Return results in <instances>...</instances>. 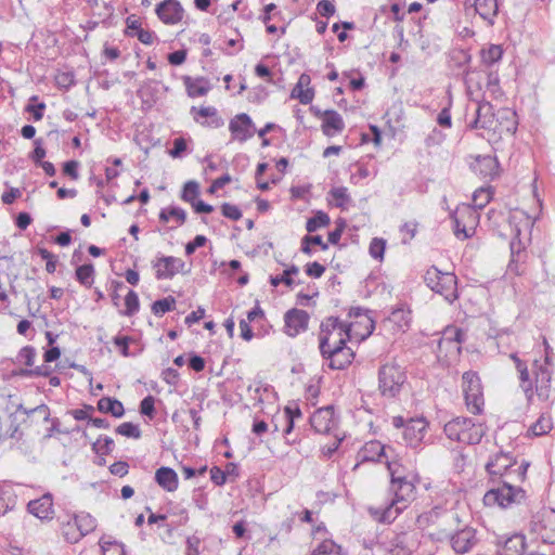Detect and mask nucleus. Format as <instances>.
<instances>
[{"label":"nucleus","instance_id":"1","mask_svg":"<svg viewBox=\"0 0 555 555\" xmlns=\"http://www.w3.org/2000/svg\"><path fill=\"white\" fill-rule=\"evenodd\" d=\"M518 374L519 388L522 390L528 404L533 402L534 396L541 401H547L551 396L552 372L550 358L546 353L541 363L534 360L529 370L526 361H522L516 352L509 354Z\"/></svg>","mask_w":555,"mask_h":555},{"label":"nucleus","instance_id":"2","mask_svg":"<svg viewBox=\"0 0 555 555\" xmlns=\"http://www.w3.org/2000/svg\"><path fill=\"white\" fill-rule=\"evenodd\" d=\"M377 380L379 396L387 401H398L408 384L406 371L395 361L387 362L379 366Z\"/></svg>","mask_w":555,"mask_h":555},{"label":"nucleus","instance_id":"3","mask_svg":"<svg viewBox=\"0 0 555 555\" xmlns=\"http://www.w3.org/2000/svg\"><path fill=\"white\" fill-rule=\"evenodd\" d=\"M515 465L516 459L512 453L499 451L489 459L486 470L493 482L515 478L518 481H524L530 463L522 461L517 468H514Z\"/></svg>","mask_w":555,"mask_h":555},{"label":"nucleus","instance_id":"4","mask_svg":"<svg viewBox=\"0 0 555 555\" xmlns=\"http://www.w3.org/2000/svg\"><path fill=\"white\" fill-rule=\"evenodd\" d=\"M446 436L464 444H478L485 436L481 424H476L468 417H455L449 421L443 428Z\"/></svg>","mask_w":555,"mask_h":555},{"label":"nucleus","instance_id":"5","mask_svg":"<svg viewBox=\"0 0 555 555\" xmlns=\"http://www.w3.org/2000/svg\"><path fill=\"white\" fill-rule=\"evenodd\" d=\"M515 479H504L500 482L501 487L490 489L483 496V503L487 506L499 505L501 507H508L514 503H520L526 498V492L520 487L513 486Z\"/></svg>","mask_w":555,"mask_h":555},{"label":"nucleus","instance_id":"6","mask_svg":"<svg viewBox=\"0 0 555 555\" xmlns=\"http://www.w3.org/2000/svg\"><path fill=\"white\" fill-rule=\"evenodd\" d=\"M424 281L431 291L443 296L448 302L451 304L457 298L455 274L442 272L433 266L426 271Z\"/></svg>","mask_w":555,"mask_h":555},{"label":"nucleus","instance_id":"7","mask_svg":"<svg viewBox=\"0 0 555 555\" xmlns=\"http://www.w3.org/2000/svg\"><path fill=\"white\" fill-rule=\"evenodd\" d=\"M387 468L391 477L390 490L393 492V498L390 502L397 507H403L404 511L414 496L415 486L405 476L399 474L400 466L397 463L387 462Z\"/></svg>","mask_w":555,"mask_h":555},{"label":"nucleus","instance_id":"8","mask_svg":"<svg viewBox=\"0 0 555 555\" xmlns=\"http://www.w3.org/2000/svg\"><path fill=\"white\" fill-rule=\"evenodd\" d=\"M350 338H338L332 345L320 351L323 359L328 360V367L332 370H345L354 358V352L347 346Z\"/></svg>","mask_w":555,"mask_h":555},{"label":"nucleus","instance_id":"9","mask_svg":"<svg viewBox=\"0 0 555 555\" xmlns=\"http://www.w3.org/2000/svg\"><path fill=\"white\" fill-rule=\"evenodd\" d=\"M463 392L467 409L473 414H480L485 404L481 380L477 372L468 371L462 376Z\"/></svg>","mask_w":555,"mask_h":555},{"label":"nucleus","instance_id":"10","mask_svg":"<svg viewBox=\"0 0 555 555\" xmlns=\"http://www.w3.org/2000/svg\"><path fill=\"white\" fill-rule=\"evenodd\" d=\"M392 425L403 429V439L411 448H416L423 441L428 426L425 417L405 420L403 416L392 417Z\"/></svg>","mask_w":555,"mask_h":555},{"label":"nucleus","instance_id":"11","mask_svg":"<svg viewBox=\"0 0 555 555\" xmlns=\"http://www.w3.org/2000/svg\"><path fill=\"white\" fill-rule=\"evenodd\" d=\"M530 532L537 534L545 544H555V509L542 508L530 521Z\"/></svg>","mask_w":555,"mask_h":555},{"label":"nucleus","instance_id":"12","mask_svg":"<svg viewBox=\"0 0 555 555\" xmlns=\"http://www.w3.org/2000/svg\"><path fill=\"white\" fill-rule=\"evenodd\" d=\"M352 323L341 322L337 317H328L321 322L319 334V349L323 351L326 347L332 345V337L334 335L338 338L351 337Z\"/></svg>","mask_w":555,"mask_h":555},{"label":"nucleus","instance_id":"13","mask_svg":"<svg viewBox=\"0 0 555 555\" xmlns=\"http://www.w3.org/2000/svg\"><path fill=\"white\" fill-rule=\"evenodd\" d=\"M157 280H171L177 273L188 274L185 262L173 256H159L152 262Z\"/></svg>","mask_w":555,"mask_h":555},{"label":"nucleus","instance_id":"14","mask_svg":"<svg viewBox=\"0 0 555 555\" xmlns=\"http://www.w3.org/2000/svg\"><path fill=\"white\" fill-rule=\"evenodd\" d=\"M229 130L233 141L244 143L254 137L256 127L248 114L240 113L230 120Z\"/></svg>","mask_w":555,"mask_h":555},{"label":"nucleus","instance_id":"15","mask_svg":"<svg viewBox=\"0 0 555 555\" xmlns=\"http://www.w3.org/2000/svg\"><path fill=\"white\" fill-rule=\"evenodd\" d=\"M310 315L307 311L293 308L284 315V331L289 337H296L308 328Z\"/></svg>","mask_w":555,"mask_h":555},{"label":"nucleus","instance_id":"16","mask_svg":"<svg viewBox=\"0 0 555 555\" xmlns=\"http://www.w3.org/2000/svg\"><path fill=\"white\" fill-rule=\"evenodd\" d=\"M159 20L168 25H175L182 21L184 10L178 0H164L156 7Z\"/></svg>","mask_w":555,"mask_h":555},{"label":"nucleus","instance_id":"17","mask_svg":"<svg viewBox=\"0 0 555 555\" xmlns=\"http://www.w3.org/2000/svg\"><path fill=\"white\" fill-rule=\"evenodd\" d=\"M310 425L318 434H328L330 430L336 426V420L334 417V409L332 405H327L318 409L310 416Z\"/></svg>","mask_w":555,"mask_h":555},{"label":"nucleus","instance_id":"18","mask_svg":"<svg viewBox=\"0 0 555 555\" xmlns=\"http://www.w3.org/2000/svg\"><path fill=\"white\" fill-rule=\"evenodd\" d=\"M470 167L477 176L486 180H493L499 176L500 165L495 156L478 155Z\"/></svg>","mask_w":555,"mask_h":555},{"label":"nucleus","instance_id":"19","mask_svg":"<svg viewBox=\"0 0 555 555\" xmlns=\"http://www.w3.org/2000/svg\"><path fill=\"white\" fill-rule=\"evenodd\" d=\"M358 459L361 462H382L383 459H385L386 464L391 462L386 446L377 440L366 442L359 451Z\"/></svg>","mask_w":555,"mask_h":555},{"label":"nucleus","instance_id":"20","mask_svg":"<svg viewBox=\"0 0 555 555\" xmlns=\"http://www.w3.org/2000/svg\"><path fill=\"white\" fill-rule=\"evenodd\" d=\"M494 122L493 106L490 102H480L475 111V118L469 122V129H490Z\"/></svg>","mask_w":555,"mask_h":555},{"label":"nucleus","instance_id":"21","mask_svg":"<svg viewBox=\"0 0 555 555\" xmlns=\"http://www.w3.org/2000/svg\"><path fill=\"white\" fill-rule=\"evenodd\" d=\"M27 511L41 520L51 519L53 516V500L50 493L31 500L27 504Z\"/></svg>","mask_w":555,"mask_h":555},{"label":"nucleus","instance_id":"22","mask_svg":"<svg viewBox=\"0 0 555 555\" xmlns=\"http://www.w3.org/2000/svg\"><path fill=\"white\" fill-rule=\"evenodd\" d=\"M322 132L326 137H333L345 129V122L340 114L334 109L323 112Z\"/></svg>","mask_w":555,"mask_h":555},{"label":"nucleus","instance_id":"23","mask_svg":"<svg viewBox=\"0 0 555 555\" xmlns=\"http://www.w3.org/2000/svg\"><path fill=\"white\" fill-rule=\"evenodd\" d=\"M367 512L374 520L380 524H391L403 512V507H397L393 503L389 502L383 507L370 506Z\"/></svg>","mask_w":555,"mask_h":555},{"label":"nucleus","instance_id":"24","mask_svg":"<svg viewBox=\"0 0 555 555\" xmlns=\"http://www.w3.org/2000/svg\"><path fill=\"white\" fill-rule=\"evenodd\" d=\"M158 219L162 223L173 221L175 225L168 227L167 229L175 230L186 221V211L179 206L170 205L160 209Z\"/></svg>","mask_w":555,"mask_h":555},{"label":"nucleus","instance_id":"25","mask_svg":"<svg viewBox=\"0 0 555 555\" xmlns=\"http://www.w3.org/2000/svg\"><path fill=\"white\" fill-rule=\"evenodd\" d=\"M475 532L465 528L451 537V546L457 554L467 553L474 545Z\"/></svg>","mask_w":555,"mask_h":555},{"label":"nucleus","instance_id":"26","mask_svg":"<svg viewBox=\"0 0 555 555\" xmlns=\"http://www.w3.org/2000/svg\"><path fill=\"white\" fill-rule=\"evenodd\" d=\"M156 483L168 492H173L179 487L178 475L171 467L162 466L155 472Z\"/></svg>","mask_w":555,"mask_h":555},{"label":"nucleus","instance_id":"27","mask_svg":"<svg viewBox=\"0 0 555 555\" xmlns=\"http://www.w3.org/2000/svg\"><path fill=\"white\" fill-rule=\"evenodd\" d=\"M387 321L392 323L397 331L405 332L411 323V310L405 304H399L391 310Z\"/></svg>","mask_w":555,"mask_h":555},{"label":"nucleus","instance_id":"28","mask_svg":"<svg viewBox=\"0 0 555 555\" xmlns=\"http://www.w3.org/2000/svg\"><path fill=\"white\" fill-rule=\"evenodd\" d=\"M182 80L190 98L204 96L211 89L209 81L204 77L192 78L191 76H183Z\"/></svg>","mask_w":555,"mask_h":555},{"label":"nucleus","instance_id":"29","mask_svg":"<svg viewBox=\"0 0 555 555\" xmlns=\"http://www.w3.org/2000/svg\"><path fill=\"white\" fill-rule=\"evenodd\" d=\"M474 7L479 16L494 24V17L499 12V0H474Z\"/></svg>","mask_w":555,"mask_h":555},{"label":"nucleus","instance_id":"30","mask_svg":"<svg viewBox=\"0 0 555 555\" xmlns=\"http://www.w3.org/2000/svg\"><path fill=\"white\" fill-rule=\"evenodd\" d=\"M96 409L101 413L111 414L116 418H120L125 414L124 404L116 398L102 397L96 403Z\"/></svg>","mask_w":555,"mask_h":555},{"label":"nucleus","instance_id":"31","mask_svg":"<svg viewBox=\"0 0 555 555\" xmlns=\"http://www.w3.org/2000/svg\"><path fill=\"white\" fill-rule=\"evenodd\" d=\"M466 338V333L456 326H449L447 327L443 333L442 337L439 341V347L448 346V345H454V348L460 351V344L463 343Z\"/></svg>","mask_w":555,"mask_h":555},{"label":"nucleus","instance_id":"32","mask_svg":"<svg viewBox=\"0 0 555 555\" xmlns=\"http://www.w3.org/2000/svg\"><path fill=\"white\" fill-rule=\"evenodd\" d=\"M553 428L552 420L542 413L539 418L529 427L527 437H541L548 434Z\"/></svg>","mask_w":555,"mask_h":555},{"label":"nucleus","instance_id":"33","mask_svg":"<svg viewBox=\"0 0 555 555\" xmlns=\"http://www.w3.org/2000/svg\"><path fill=\"white\" fill-rule=\"evenodd\" d=\"M503 53L502 46L489 44L480 50V59L483 65L490 67L502 60Z\"/></svg>","mask_w":555,"mask_h":555},{"label":"nucleus","instance_id":"34","mask_svg":"<svg viewBox=\"0 0 555 555\" xmlns=\"http://www.w3.org/2000/svg\"><path fill=\"white\" fill-rule=\"evenodd\" d=\"M73 520L76 522L82 537L94 531L96 528V519L89 513L80 512L79 514H75Z\"/></svg>","mask_w":555,"mask_h":555},{"label":"nucleus","instance_id":"35","mask_svg":"<svg viewBox=\"0 0 555 555\" xmlns=\"http://www.w3.org/2000/svg\"><path fill=\"white\" fill-rule=\"evenodd\" d=\"M95 270L92 263L78 266L75 271L76 280L85 287L90 288L94 282Z\"/></svg>","mask_w":555,"mask_h":555},{"label":"nucleus","instance_id":"36","mask_svg":"<svg viewBox=\"0 0 555 555\" xmlns=\"http://www.w3.org/2000/svg\"><path fill=\"white\" fill-rule=\"evenodd\" d=\"M299 273V268L296 264L289 266L286 270L283 271L281 275H271L270 284L274 287L280 284H285L288 287L294 285L293 275H297Z\"/></svg>","mask_w":555,"mask_h":555},{"label":"nucleus","instance_id":"37","mask_svg":"<svg viewBox=\"0 0 555 555\" xmlns=\"http://www.w3.org/2000/svg\"><path fill=\"white\" fill-rule=\"evenodd\" d=\"M99 545L103 555H126L125 544L116 540H106L105 537H102Z\"/></svg>","mask_w":555,"mask_h":555},{"label":"nucleus","instance_id":"38","mask_svg":"<svg viewBox=\"0 0 555 555\" xmlns=\"http://www.w3.org/2000/svg\"><path fill=\"white\" fill-rule=\"evenodd\" d=\"M331 223L328 215L322 210H318L311 218L306 222V230L308 233H313L320 228L327 227Z\"/></svg>","mask_w":555,"mask_h":555},{"label":"nucleus","instance_id":"39","mask_svg":"<svg viewBox=\"0 0 555 555\" xmlns=\"http://www.w3.org/2000/svg\"><path fill=\"white\" fill-rule=\"evenodd\" d=\"M176 298L169 295L165 298L155 300L151 306V310L156 317H162L165 313L172 311L176 308Z\"/></svg>","mask_w":555,"mask_h":555},{"label":"nucleus","instance_id":"40","mask_svg":"<svg viewBox=\"0 0 555 555\" xmlns=\"http://www.w3.org/2000/svg\"><path fill=\"white\" fill-rule=\"evenodd\" d=\"M115 448L114 440L108 436H100L95 442L92 443L91 449L98 455H108Z\"/></svg>","mask_w":555,"mask_h":555},{"label":"nucleus","instance_id":"41","mask_svg":"<svg viewBox=\"0 0 555 555\" xmlns=\"http://www.w3.org/2000/svg\"><path fill=\"white\" fill-rule=\"evenodd\" d=\"M371 313H372L371 310L364 309L362 307H352V308H350L349 313H348V315L350 318H359L362 315L365 317V322H366L365 327H366L367 332L363 337L370 336L375 330V322H374L373 318L370 315Z\"/></svg>","mask_w":555,"mask_h":555},{"label":"nucleus","instance_id":"42","mask_svg":"<svg viewBox=\"0 0 555 555\" xmlns=\"http://www.w3.org/2000/svg\"><path fill=\"white\" fill-rule=\"evenodd\" d=\"M311 555H344L341 547L337 545L333 540L322 541L317 548H314Z\"/></svg>","mask_w":555,"mask_h":555},{"label":"nucleus","instance_id":"43","mask_svg":"<svg viewBox=\"0 0 555 555\" xmlns=\"http://www.w3.org/2000/svg\"><path fill=\"white\" fill-rule=\"evenodd\" d=\"M125 306L126 309L124 311H120V314L122 315L132 317L139 311L140 300L138 294L134 291H128L125 297Z\"/></svg>","mask_w":555,"mask_h":555},{"label":"nucleus","instance_id":"44","mask_svg":"<svg viewBox=\"0 0 555 555\" xmlns=\"http://www.w3.org/2000/svg\"><path fill=\"white\" fill-rule=\"evenodd\" d=\"M198 195L199 184L194 180H190L184 183L180 197L182 201L192 205L197 199Z\"/></svg>","mask_w":555,"mask_h":555},{"label":"nucleus","instance_id":"45","mask_svg":"<svg viewBox=\"0 0 555 555\" xmlns=\"http://www.w3.org/2000/svg\"><path fill=\"white\" fill-rule=\"evenodd\" d=\"M302 413L298 406H285L284 417L286 420V426L283 430L284 436H288L294 430L295 420L300 418Z\"/></svg>","mask_w":555,"mask_h":555},{"label":"nucleus","instance_id":"46","mask_svg":"<svg viewBox=\"0 0 555 555\" xmlns=\"http://www.w3.org/2000/svg\"><path fill=\"white\" fill-rule=\"evenodd\" d=\"M491 188H479L473 194V204L476 208H485L492 198Z\"/></svg>","mask_w":555,"mask_h":555},{"label":"nucleus","instance_id":"47","mask_svg":"<svg viewBox=\"0 0 555 555\" xmlns=\"http://www.w3.org/2000/svg\"><path fill=\"white\" fill-rule=\"evenodd\" d=\"M62 534L65 540L69 543H77L81 540L82 534L76 526V522L72 519L62 526Z\"/></svg>","mask_w":555,"mask_h":555},{"label":"nucleus","instance_id":"48","mask_svg":"<svg viewBox=\"0 0 555 555\" xmlns=\"http://www.w3.org/2000/svg\"><path fill=\"white\" fill-rule=\"evenodd\" d=\"M291 98L298 99L301 104L308 105L314 98V90L313 88H306L304 90V87L298 88V85L296 83L291 92Z\"/></svg>","mask_w":555,"mask_h":555},{"label":"nucleus","instance_id":"49","mask_svg":"<svg viewBox=\"0 0 555 555\" xmlns=\"http://www.w3.org/2000/svg\"><path fill=\"white\" fill-rule=\"evenodd\" d=\"M116 434L127 438L139 439L141 437V430L138 425L131 422H125L118 425L115 429Z\"/></svg>","mask_w":555,"mask_h":555},{"label":"nucleus","instance_id":"50","mask_svg":"<svg viewBox=\"0 0 555 555\" xmlns=\"http://www.w3.org/2000/svg\"><path fill=\"white\" fill-rule=\"evenodd\" d=\"M452 61L456 63V66L460 68H463L464 74H469L470 69L467 67V65L472 61V55L466 50H457L454 51L452 56Z\"/></svg>","mask_w":555,"mask_h":555},{"label":"nucleus","instance_id":"51","mask_svg":"<svg viewBox=\"0 0 555 555\" xmlns=\"http://www.w3.org/2000/svg\"><path fill=\"white\" fill-rule=\"evenodd\" d=\"M330 194L335 199L336 207L345 208L346 204L351 201L348 190L345 186L333 188Z\"/></svg>","mask_w":555,"mask_h":555},{"label":"nucleus","instance_id":"52","mask_svg":"<svg viewBox=\"0 0 555 555\" xmlns=\"http://www.w3.org/2000/svg\"><path fill=\"white\" fill-rule=\"evenodd\" d=\"M386 248V241L384 238L374 237L369 247V253L372 258L382 260Z\"/></svg>","mask_w":555,"mask_h":555},{"label":"nucleus","instance_id":"53","mask_svg":"<svg viewBox=\"0 0 555 555\" xmlns=\"http://www.w3.org/2000/svg\"><path fill=\"white\" fill-rule=\"evenodd\" d=\"M139 411L142 415L147 416L150 420L155 417V398L152 395L144 397L139 405Z\"/></svg>","mask_w":555,"mask_h":555},{"label":"nucleus","instance_id":"54","mask_svg":"<svg viewBox=\"0 0 555 555\" xmlns=\"http://www.w3.org/2000/svg\"><path fill=\"white\" fill-rule=\"evenodd\" d=\"M505 547L516 553H522L526 548V539L522 534H515L506 540Z\"/></svg>","mask_w":555,"mask_h":555},{"label":"nucleus","instance_id":"55","mask_svg":"<svg viewBox=\"0 0 555 555\" xmlns=\"http://www.w3.org/2000/svg\"><path fill=\"white\" fill-rule=\"evenodd\" d=\"M446 134L438 128H434L428 135L425 138V145L427 147L437 146L443 143Z\"/></svg>","mask_w":555,"mask_h":555},{"label":"nucleus","instance_id":"56","mask_svg":"<svg viewBox=\"0 0 555 555\" xmlns=\"http://www.w3.org/2000/svg\"><path fill=\"white\" fill-rule=\"evenodd\" d=\"M35 357L36 349L33 346H25L20 350L17 360L24 362L26 366H33Z\"/></svg>","mask_w":555,"mask_h":555},{"label":"nucleus","instance_id":"57","mask_svg":"<svg viewBox=\"0 0 555 555\" xmlns=\"http://www.w3.org/2000/svg\"><path fill=\"white\" fill-rule=\"evenodd\" d=\"M221 214L223 217L234 221L242 218L241 209L236 205L230 203H223L221 205Z\"/></svg>","mask_w":555,"mask_h":555},{"label":"nucleus","instance_id":"58","mask_svg":"<svg viewBox=\"0 0 555 555\" xmlns=\"http://www.w3.org/2000/svg\"><path fill=\"white\" fill-rule=\"evenodd\" d=\"M51 373L50 367L46 365L36 366L35 369H21L18 373L20 376L24 377H34V376H49Z\"/></svg>","mask_w":555,"mask_h":555},{"label":"nucleus","instance_id":"59","mask_svg":"<svg viewBox=\"0 0 555 555\" xmlns=\"http://www.w3.org/2000/svg\"><path fill=\"white\" fill-rule=\"evenodd\" d=\"M172 143L173 146L169 151V155L172 158H181L188 149L186 140L182 137H179L176 138Z\"/></svg>","mask_w":555,"mask_h":555},{"label":"nucleus","instance_id":"60","mask_svg":"<svg viewBox=\"0 0 555 555\" xmlns=\"http://www.w3.org/2000/svg\"><path fill=\"white\" fill-rule=\"evenodd\" d=\"M130 341H133V338L130 336L117 335L113 338V343L119 348V351L124 357L131 356V352L129 349Z\"/></svg>","mask_w":555,"mask_h":555},{"label":"nucleus","instance_id":"61","mask_svg":"<svg viewBox=\"0 0 555 555\" xmlns=\"http://www.w3.org/2000/svg\"><path fill=\"white\" fill-rule=\"evenodd\" d=\"M208 242L205 235L198 234L192 241L186 243L185 245V255L191 256L195 253V250L199 247H203Z\"/></svg>","mask_w":555,"mask_h":555},{"label":"nucleus","instance_id":"62","mask_svg":"<svg viewBox=\"0 0 555 555\" xmlns=\"http://www.w3.org/2000/svg\"><path fill=\"white\" fill-rule=\"evenodd\" d=\"M131 37H137L140 42L143 44L151 46L155 42L157 39L154 31L146 30V29H140L139 33H128Z\"/></svg>","mask_w":555,"mask_h":555},{"label":"nucleus","instance_id":"63","mask_svg":"<svg viewBox=\"0 0 555 555\" xmlns=\"http://www.w3.org/2000/svg\"><path fill=\"white\" fill-rule=\"evenodd\" d=\"M79 162L72 159L67 160L63 164V173L69 177L72 180H78L79 178Z\"/></svg>","mask_w":555,"mask_h":555},{"label":"nucleus","instance_id":"64","mask_svg":"<svg viewBox=\"0 0 555 555\" xmlns=\"http://www.w3.org/2000/svg\"><path fill=\"white\" fill-rule=\"evenodd\" d=\"M317 11L321 16L328 18L335 14L336 9L332 1L320 0L317 4Z\"/></svg>","mask_w":555,"mask_h":555}]
</instances>
